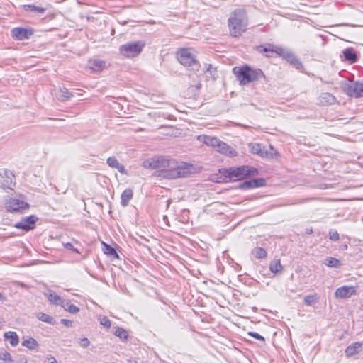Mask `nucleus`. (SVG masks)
Here are the masks:
<instances>
[{"label":"nucleus","instance_id":"11","mask_svg":"<svg viewBox=\"0 0 363 363\" xmlns=\"http://www.w3.org/2000/svg\"><path fill=\"white\" fill-rule=\"evenodd\" d=\"M38 220V218L31 215L26 218L22 219L21 221L16 223L13 226L16 228L21 229L24 231H29L33 230L35 228V225L36 221Z\"/></svg>","mask_w":363,"mask_h":363},{"label":"nucleus","instance_id":"23","mask_svg":"<svg viewBox=\"0 0 363 363\" xmlns=\"http://www.w3.org/2000/svg\"><path fill=\"white\" fill-rule=\"evenodd\" d=\"M133 190L130 189H125L121 196V204L123 207L128 206L130 200L133 198Z\"/></svg>","mask_w":363,"mask_h":363},{"label":"nucleus","instance_id":"46","mask_svg":"<svg viewBox=\"0 0 363 363\" xmlns=\"http://www.w3.org/2000/svg\"><path fill=\"white\" fill-rule=\"evenodd\" d=\"M65 247L67 248V249H69V250H71L77 253H79V252L76 249L74 248V247L72 245V243L70 242H66V243H64L63 244Z\"/></svg>","mask_w":363,"mask_h":363},{"label":"nucleus","instance_id":"16","mask_svg":"<svg viewBox=\"0 0 363 363\" xmlns=\"http://www.w3.org/2000/svg\"><path fill=\"white\" fill-rule=\"evenodd\" d=\"M335 102L336 98L328 92L321 93L317 99V104L321 106H330L335 104Z\"/></svg>","mask_w":363,"mask_h":363},{"label":"nucleus","instance_id":"27","mask_svg":"<svg viewBox=\"0 0 363 363\" xmlns=\"http://www.w3.org/2000/svg\"><path fill=\"white\" fill-rule=\"evenodd\" d=\"M23 8L25 11L28 12L43 13L45 11V8L36 6L34 5H23Z\"/></svg>","mask_w":363,"mask_h":363},{"label":"nucleus","instance_id":"24","mask_svg":"<svg viewBox=\"0 0 363 363\" xmlns=\"http://www.w3.org/2000/svg\"><path fill=\"white\" fill-rule=\"evenodd\" d=\"M4 337L5 339L9 340V343L13 347L18 345V344L19 342L18 336L16 334V333H15V332H13V331L6 332L4 334Z\"/></svg>","mask_w":363,"mask_h":363},{"label":"nucleus","instance_id":"31","mask_svg":"<svg viewBox=\"0 0 363 363\" xmlns=\"http://www.w3.org/2000/svg\"><path fill=\"white\" fill-rule=\"evenodd\" d=\"M325 264L329 267L338 268L340 267V261L334 257H328L325 259Z\"/></svg>","mask_w":363,"mask_h":363},{"label":"nucleus","instance_id":"5","mask_svg":"<svg viewBox=\"0 0 363 363\" xmlns=\"http://www.w3.org/2000/svg\"><path fill=\"white\" fill-rule=\"evenodd\" d=\"M145 45V43L142 40L129 42L121 45L119 50L122 55L133 57L141 53Z\"/></svg>","mask_w":363,"mask_h":363},{"label":"nucleus","instance_id":"43","mask_svg":"<svg viewBox=\"0 0 363 363\" xmlns=\"http://www.w3.org/2000/svg\"><path fill=\"white\" fill-rule=\"evenodd\" d=\"M105 247H106V253L108 254V255H117V253H116V251L114 248H113L112 247H111L110 245H106L105 244Z\"/></svg>","mask_w":363,"mask_h":363},{"label":"nucleus","instance_id":"14","mask_svg":"<svg viewBox=\"0 0 363 363\" xmlns=\"http://www.w3.org/2000/svg\"><path fill=\"white\" fill-rule=\"evenodd\" d=\"M280 57H282L284 60H286L288 62H289L291 65H293L296 69L298 70H300L303 67L301 61L291 51L289 50L282 48Z\"/></svg>","mask_w":363,"mask_h":363},{"label":"nucleus","instance_id":"19","mask_svg":"<svg viewBox=\"0 0 363 363\" xmlns=\"http://www.w3.org/2000/svg\"><path fill=\"white\" fill-rule=\"evenodd\" d=\"M216 150L223 155L230 157H233L236 155L235 150L232 147H230V145H228V144L223 141H221L218 147H217Z\"/></svg>","mask_w":363,"mask_h":363},{"label":"nucleus","instance_id":"48","mask_svg":"<svg viewBox=\"0 0 363 363\" xmlns=\"http://www.w3.org/2000/svg\"><path fill=\"white\" fill-rule=\"evenodd\" d=\"M5 297L4 296V295L0 292V301H5Z\"/></svg>","mask_w":363,"mask_h":363},{"label":"nucleus","instance_id":"51","mask_svg":"<svg viewBox=\"0 0 363 363\" xmlns=\"http://www.w3.org/2000/svg\"><path fill=\"white\" fill-rule=\"evenodd\" d=\"M19 285L23 288H26V285L23 283H19Z\"/></svg>","mask_w":363,"mask_h":363},{"label":"nucleus","instance_id":"29","mask_svg":"<svg viewBox=\"0 0 363 363\" xmlns=\"http://www.w3.org/2000/svg\"><path fill=\"white\" fill-rule=\"evenodd\" d=\"M37 318L40 320V321H43V322H45L46 323H49V324H51V325H54L55 324V320H54V318L46 314V313H38L37 314Z\"/></svg>","mask_w":363,"mask_h":363},{"label":"nucleus","instance_id":"9","mask_svg":"<svg viewBox=\"0 0 363 363\" xmlns=\"http://www.w3.org/2000/svg\"><path fill=\"white\" fill-rule=\"evenodd\" d=\"M177 59L185 66H191L197 62L190 50L186 48L181 49L177 52Z\"/></svg>","mask_w":363,"mask_h":363},{"label":"nucleus","instance_id":"47","mask_svg":"<svg viewBox=\"0 0 363 363\" xmlns=\"http://www.w3.org/2000/svg\"><path fill=\"white\" fill-rule=\"evenodd\" d=\"M61 323L66 327H70L72 322L67 319H61Z\"/></svg>","mask_w":363,"mask_h":363},{"label":"nucleus","instance_id":"32","mask_svg":"<svg viewBox=\"0 0 363 363\" xmlns=\"http://www.w3.org/2000/svg\"><path fill=\"white\" fill-rule=\"evenodd\" d=\"M252 254L257 259H262L267 257V252L262 247H256L253 250Z\"/></svg>","mask_w":363,"mask_h":363},{"label":"nucleus","instance_id":"7","mask_svg":"<svg viewBox=\"0 0 363 363\" xmlns=\"http://www.w3.org/2000/svg\"><path fill=\"white\" fill-rule=\"evenodd\" d=\"M282 48H283L272 43L259 45L255 47V50L258 52L264 53V56L267 57H275L277 56L280 57Z\"/></svg>","mask_w":363,"mask_h":363},{"label":"nucleus","instance_id":"15","mask_svg":"<svg viewBox=\"0 0 363 363\" xmlns=\"http://www.w3.org/2000/svg\"><path fill=\"white\" fill-rule=\"evenodd\" d=\"M13 177L11 172L3 169L0 172V186L3 189H11L13 185Z\"/></svg>","mask_w":363,"mask_h":363},{"label":"nucleus","instance_id":"49","mask_svg":"<svg viewBox=\"0 0 363 363\" xmlns=\"http://www.w3.org/2000/svg\"><path fill=\"white\" fill-rule=\"evenodd\" d=\"M19 363H27V360L26 359H21Z\"/></svg>","mask_w":363,"mask_h":363},{"label":"nucleus","instance_id":"50","mask_svg":"<svg viewBox=\"0 0 363 363\" xmlns=\"http://www.w3.org/2000/svg\"><path fill=\"white\" fill-rule=\"evenodd\" d=\"M128 363H137V361L134 359H131L128 360Z\"/></svg>","mask_w":363,"mask_h":363},{"label":"nucleus","instance_id":"34","mask_svg":"<svg viewBox=\"0 0 363 363\" xmlns=\"http://www.w3.org/2000/svg\"><path fill=\"white\" fill-rule=\"evenodd\" d=\"M206 72H208L213 80L218 77L216 67H213L212 65H207Z\"/></svg>","mask_w":363,"mask_h":363},{"label":"nucleus","instance_id":"10","mask_svg":"<svg viewBox=\"0 0 363 363\" xmlns=\"http://www.w3.org/2000/svg\"><path fill=\"white\" fill-rule=\"evenodd\" d=\"M33 30L21 27L13 28L11 30V37L17 40H28L33 35Z\"/></svg>","mask_w":363,"mask_h":363},{"label":"nucleus","instance_id":"28","mask_svg":"<svg viewBox=\"0 0 363 363\" xmlns=\"http://www.w3.org/2000/svg\"><path fill=\"white\" fill-rule=\"evenodd\" d=\"M47 297L51 303L55 305H60L62 303V301H63L61 299L60 296H59L54 291L49 292L47 295Z\"/></svg>","mask_w":363,"mask_h":363},{"label":"nucleus","instance_id":"20","mask_svg":"<svg viewBox=\"0 0 363 363\" xmlns=\"http://www.w3.org/2000/svg\"><path fill=\"white\" fill-rule=\"evenodd\" d=\"M107 164L111 167L118 169V171L123 174H126L125 167L121 164L115 157H109L106 160Z\"/></svg>","mask_w":363,"mask_h":363},{"label":"nucleus","instance_id":"30","mask_svg":"<svg viewBox=\"0 0 363 363\" xmlns=\"http://www.w3.org/2000/svg\"><path fill=\"white\" fill-rule=\"evenodd\" d=\"M22 345L28 349L33 350L38 345V343L34 338L29 337L22 342Z\"/></svg>","mask_w":363,"mask_h":363},{"label":"nucleus","instance_id":"45","mask_svg":"<svg viewBox=\"0 0 363 363\" xmlns=\"http://www.w3.org/2000/svg\"><path fill=\"white\" fill-rule=\"evenodd\" d=\"M80 345L83 347H87L90 345V341L88 340V338L84 337L80 340L79 342Z\"/></svg>","mask_w":363,"mask_h":363},{"label":"nucleus","instance_id":"40","mask_svg":"<svg viewBox=\"0 0 363 363\" xmlns=\"http://www.w3.org/2000/svg\"><path fill=\"white\" fill-rule=\"evenodd\" d=\"M329 239L331 240L337 241L339 240L340 236L337 230H330L328 235Z\"/></svg>","mask_w":363,"mask_h":363},{"label":"nucleus","instance_id":"42","mask_svg":"<svg viewBox=\"0 0 363 363\" xmlns=\"http://www.w3.org/2000/svg\"><path fill=\"white\" fill-rule=\"evenodd\" d=\"M252 183H254V186L259 187L265 184V180L264 179H252Z\"/></svg>","mask_w":363,"mask_h":363},{"label":"nucleus","instance_id":"37","mask_svg":"<svg viewBox=\"0 0 363 363\" xmlns=\"http://www.w3.org/2000/svg\"><path fill=\"white\" fill-rule=\"evenodd\" d=\"M0 359L6 362V363H13L11 354L6 351L0 353Z\"/></svg>","mask_w":363,"mask_h":363},{"label":"nucleus","instance_id":"18","mask_svg":"<svg viewBox=\"0 0 363 363\" xmlns=\"http://www.w3.org/2000/svg\"><path fill=\"white\" fill-rule=\"evenodd\" d=\"M198 139L201 141H202L203 143L208 146H212L215 147L216 149L217 147H218L219 144L220 143L221 140L218 139L216 137H212L210 135H199L198 137Z\"/></svg>","mask_w":363,"mask_h":363},{"label":"nucleus","instance_id":"8","mask_svg":"<svg viewBox=\"0 0 363 363\" xmlns=\"http://www.w3.org/2000/svg\"><path fill=\"white\" fill-rule=\"evenodd\" d=\"M28 208V203L18 199L10 198L6 203V208L10 212H21L22 210Z\"/></svg>","mask_w":363,"mask_h":363},{"label":"nucleus","instance_id":"41","mask_svg":"<svg viewBox=\"0 0 363 363\" xmlns=\"http://www.w3.org/2000/svg\"><path fill=\"white\" fill-rule=\"evenodd\" d=\"M247 335L263 342H265L264 337L256 332H248Z\"/></svg>","mask_w":363,"mask_h":363},{"label":"nucleus","instance_id":"52","mask_svg":"<svg viewBox=\"0 0 363 363\" xmlns=\"http://www.w3.org/2000/svg\"><path fill=\"white\" fill-rule=\"evenodd\" d=\"M342 248H343V249H347V245H343V246H342Z\"/></svg>","mask_w":363,"mask_h":363},{"label":"nucleus","instance_id":"22","mask_svg":"<svg viewBox=\"0 0 363 363\" xmlns=\"http://www.w3.org/2000/svg\"><path fill=\"white\" fill-rule=\"evenodd\" d=\"M361 348L362 344L359 342H355L347 347L345 352L347 357H352L359 353V352L361 350Z\"/></svg>","mask_w":363,"mask_h":363},{"label":"nucleus","instance_id":"3","mask_svg":"<svg viewBox=\"0 0 363 363\" xmlns=\"http://www.w3.org/2000/svg\"><path fill=\"white\" fill-rule=\"evenodd\" d=\"M233 72L239 81L240 85H246L250 82L257 81L261 78H265V76L260 69H253L249 65L242 67H235Z\"/></svg>","mask_w":363,"mask_h":363},{"label":"nucleus","instance_id":"36","mask_svg":"<svg viewBox=\"0 0 363 363\" xmlns=\"http://www.w3.org/2000/svg\"><path fill=\"white\" fill-rule=\"evenodd\" d=\"M317 301H318V298H317V296L315 294L308 295L304 298V301H305L306 304L308 306L313 305L314 303H316Z\"/></svg>","mask_w":363,"mask_h":363},{"label":"nucleus","instance_id":"6","mask_svg":"<svg viewBox=\"0 0 363 363\" xmlns=\"http://www.w3.org/2000/svg\"><path fill=\"white\" fill-rule=\"evenodd\" d=\"M250 152L262 157L274 158L278 155L277 150L270 145L269 149H265L259 143L250 144Z\"/></svg>","mask_w":363,"mask_h":363},{"label":"nucleus","instance_id":"4","mask_svg":"<svg viewBox=\"0 0 363 363\" xmlns=\"http://www.w3.org/2000/svg\"><path fill=\"white\" fill-rule=\"evenodd\" d=\"M225 172L230 180L236 181L243 179L247 176H255L257 174V170L255 167L240 166L226 169Z\"/></svg>","mask_w":363,"mask_h":363},{"label":"nucleus","instance_id":"38","mask_svg":"<svg viewBox=\"0 0 363 363\" xmlns=\"http://www.w3.org/2000/svg\"><path fill=\"white\" fill-rule=\"evenodd\" d=\"M240 188L242 189H249L256 188L254 186V183H252V179L249 181H245L240 184Z\"/></svg>","mask_w":363,"mask_h":363},{"label":"nucleus","instance_id":"12","mask_svg":"<svg viewBox=\"0 0 363 363\" xmlns=\"http://www.w3.org/2000/svg\"><path fill=\"white\" fill-rule=\"evenodd\" d=\"M345 91L351 96H363V80L362 82H356L354 84H346Z\"/></svg>","mask_w":363,"mask_h":363},{"label":"nucleus","instance_id":"26","mask_svg":"<svg viewBox=\"0 0 363 363\" xmlns=\"http://www.w3.org/2000/svg\"><path fill=\"white\" fill-rule=\"evenodd\" d=\"M59 94H56L57 99L61 101H65L69 99L73 96V94L70 93L67 89L65 88L64 89H60L58 91Z\"/></svg>","mask_w":363,"mask_h":363},{"label":"nucleus","instance_id":"39","mask_svg":"<svg viewBox=\"0 0 363 363\" xmlns=\"http://www.w3.org/2000/svg\"><path fill=\"white\" fill-rule=\"evenodd\" d=\"M100 324L107 328H109L111 325V320L106 317L103 316L102 318H100Z\"/></svg>","mask_w":363,"mask_h":363},{"label":"nucleus","instance_id":"33","mask_svg":"<svg viewBox=\"0 0 363 363\" xmlns=\"http://www.w3.org/2000/svg\"><path fill=\"white\" fill-rule=\"evenodd\" d=\"M114 335L122 340H127L128 337V332L125 329L120 327H117L116 328Z\"/></svg>","mask_w":363,"mask_h":363},{"label":"nucleus","instance_id":"35","mask_svg":"<svg viewBox=\"0 0 363 363\" xmlns=\"http://www.w3.org/2000/svg\"><path fill=\"white\" fill-rule=\"evenodd\" d=\"M270 271L274 274L280 272L282 269V266L279 260L274 261L271 263L269 266Z\"/></svg>","mask_w":363,"mask_h":363},{"label":"nucleus","instance_id":"44","mask_svg":"<svg viewBox=\"0 0 363 363\" xmlns=\"http://www.w3.org/2000/svg\"><path fill=\"white\" fill-rule=\"evenodd\" d=\"M43 363H58L56 360V359L52 356L48 355L45 357V360L43 361Z\"/></svg>","mask_w":363,"mask_h":363},{"label":"nucleus","instance_id":"17","mask_svg":"<svg viewBox=\"0 0 363 363\" xmlns=\"http://www.w3.org/2000/svg\"><path fill=\"white\" fill-rule=\"evenodd\" d=\"M88 65L94 72H99L105 68L106 62L100 59H91L89 60Z\"/></svg>","mask_w":363,"mask_h":363},{"label":"nucleus","instance_id":"1","mask_svg":"<svg viewBox=\"0 0 363 363\" xmlns=\"http://www.w3.org/2000/svg\"><path fill=\"white\" fill-rule=\"evenodd\" d=\"M143 167L151 169H157L160 171L161 177L169 179L187 177L194 170L191 164L182 163L177 164L174 160H169L164 157L146 160L143 162Z\"/></svg>","mask_w":363,"mask_h":363},{"label":"nucleus","instance_id":"21","mask_svg":"<svg viewBox=\"0 0 363 363\" xmlns=\"http://www.w3.org/2000/svg\"><path fill=\"white\" fill-rule=\"evenodd\" d=\"M342 54L345 60L351 64L356 62L357 60V55L354 50L352 48L345 49L342 51Z\"/></svg>","mask_w":363,"mask_h":363},{"label":"nucleus","instance_id":"2","mask_svg":"<svg viewBox=\"0 0 363 363\" xmlns=\"http://www.w3.org/2000/svg\"><path fill=\"white\" fill-rule=\"evenodd\" d=\"M228 27L230 35L237 38L246 31L248 26V16L247 11L243 8L234 10L228 18Z\"/></svg>","mask_w":363,"mask_h":363},{"label":"nucleus","instance_id":"25","mask_svg":"<svg viewBox=\"0 0 363 363\" xmlns=\"http://www.w3.org/2000/svg\"><path fill=\"white\" fill-rule=\"evenodd\" d=\"M66 311H68L71 313H77L79 312V308L74 304L72 303L70 301H62L60 304Z\"/></svg>","mask_w":363,"mask_h":363},{"label":"nucleus","instance_id":"13","mask_svg":"<svg viewBox=\"0 0 363 363\" xmlns=\"http://www.w3.org/2000/svg\"><path fill=\"white\" fill-rule=\"evenodd\" d=\"M357 289L353 286H342L337 288L335 291V296L338 298H348L355 295Z\"/></svg>","mask_w":363,"mask_h":363}]
</instances>
